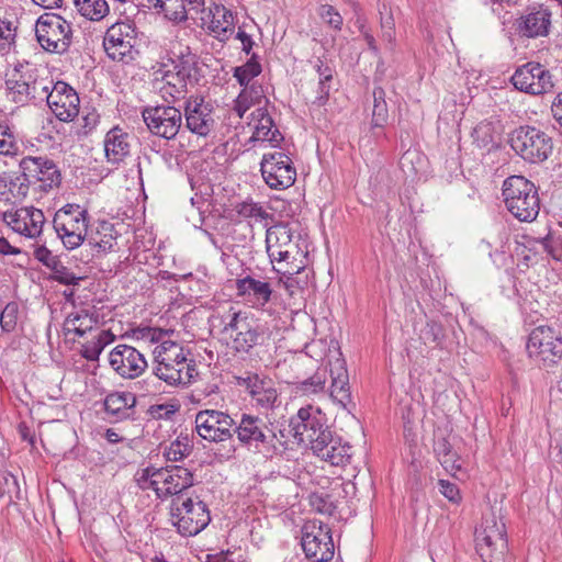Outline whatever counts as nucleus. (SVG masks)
<instances>
[{"label": "nucleus", "mask_w": 562, "mask_h": 562, "mask_svg": "<svg viewBox=\"0 0 562 562\" xmlns=\"http://www.w3.org/2000/svg\"><path fill=\"white\" fill-rule=\"evenodd\" d=\"M290 427L299 443L308 445L316 457L330 465L339 467L350 462L352 447L333 434L325 415L318 408L310 405L301 407L290 419Z\"/></svg>", "instance_id": "obj_1"}, {"label": "nucleus", "mask_w": 562, "mask_h": 562, "mask_svg": "<svg viewBox=\"0 0 562 562\" xmlns=\"http://www.w3.org/2000/svg\"><path fill=\"white\" fill-rule=\"evenodd\" d=\"M189 351L175 341H164L154 349L153 374L137 382L139 389L146 393L157 390L156 379L165 381L169 385H188L198 375L196 364L193 359H188Z\"/></svg>", "instance_id": "obj_2"}, {"label": "nucleus", "mask_w": 562, "mask_h": 562, "mask_svg": "<svg viewBox=\"0 0 562 562\" xmlns=\"http://www.w3.org/2000/svg\"><path fill=\"white\" fill-rule=\"evenodd\" d=\"M234 435L243 448L265 458H271L278 451L279 440L272 425L258 415L243 413L235 420Z\"/></svg>", "instance_id": "obj_3"}, {"label": "nucleus", "mask_w": 562, "mask_h": 562, "mask_svg": "<svg viewBox=\"0 0 562 562\" xmlns=\"http://www.w3.org/2000/svg\"><path fill=\"white\" fill-rule=\"evenodd\" d=\"M502 193L508 212L520 222H532L540 212L538 188L524 176H510L503 182Z\"/></svg>", "instance_id": "obj_4"}, {"label": "nucleus", "mask_w": 562, "mask_h": 562, "mask_svg": "<svg viewBox=\"0 0 562 562\" xmlns=\"http://www.w3.org/2000/svg\"><path fill=\"white\" fill-rule=\"evenodd\" d=\"M170 516L172 525L183 537L196 536L211 522L210 509L198 495L173 497Z\"/></svg>", "instance_id": "obj_5"}, {"label": "nucleus", "mask_w": 562, "mask_h": 562, "mask_svg": "<svg viewBox=\"0 0 562 562\" xmlns=\"http://www.w3.org/2000/svg\"><path fill=\"white\" fill-rule=\"evenodd\" d=\"M89 213L79 204L68 203L54 215L53 227L68 250L80 247L88 237Z\"/></svg>", "instance_id": "obj_6"}, {"label": "nucleus", "mask_w": 562, "mask_h": 562, "mask_svg": "<svg viewBox=\"0 0 562 562\" xmlns=\"http://www.w3.org/2000/svg\"><path fill=\"white\" fill-rule=\"evenodd\" d=\"M512 149L529 164L546 161L553 150L551 137L542 130L521 125L513 130L508 135Z\"/></svg>", "instance_id": "obj_7"}, {"label": "nucleus", "mask_w": 562, "mask_h": 562, "mask_svg": "<svg viewBox=\"0 0 562 562\" xmlns=\"http://www.w3.org/2000/svg\"><path fill=\"white\" fill-rule=\"evenodd\" d=\"M475 549L483 562H501L507 551L505 525L494 515L482 519L475 529Z\"/></svg>", "instance_id": "obj_8"}, {"label": "nucleus", "mask_w": 562, "mask_h": 562, "mask_svg": "<svg viewBox=\"0 0 562 562\" xmlns=\"http://www.w3.org/2000/svg\"><path fill=\"white\" fill-rule=\"evenodd\" d=\"M223 331L229 335L237 352L248 353L263 340L261 326L246 312H235L232 307L229 313L223 317Z\"/></svg>", "instance_id": "obj_9"}, {"label": "nucleus", "mask_w": 562, "mask_h": 562, "mask_svg": "<svg viewBox=\"0 0 562 562\" xmlns=\"http://www.w3.org/2000/svg\"><path fill=\"white\" fill-rule=\"evenodd\" d=\"M526 348L529 357L544 368H552L562 361V337L549 326L533 328Z\"/></svg>", "instance_id": "obj_10"}, {"label": "nucleus", "mask_w": 562, "mask_h": 562, "mask_svg": "<svg viewBox=\"0 0 562 562\" xmlns=\"http://www.w3.org/2000/svg\"><path fill=\"white\" fill-rule=\"evenodd\" d=\"M35 35L38 44L46 52L63 54L71 44V26L58 14L41 15L35 24Z\"/></svg>", "instance_id": "obj_11"}, {"label": "nucleus", "mask_w": 562, "mask_h": 562, "mask_svg": "<svg viewBox=\"0 0 562 562\" xmlns=\"http://www.w3.org/2000/svg\"><path fill=\"white\" fill-rule=\"evenodd\" d=\"M301 544L305 557L312 562H328L334 558L331 531L322 520L311 519L303 525Z\"/></svg>", "instance_id": "obj_12"}, {"label": "nucleus", "mask_w": 562, "mask_h": 562, "mask_svg": "<svg viewBox=\"0 0 562 562\" xmlns=\"http://www.w3.org/2000/svg\"><path fill=\"white\" fill-rule=\"evenodd\" d=\"M136 31L131 22H116L105 32L103 47L109 58L128 64L134 60Z\"/></svg>", "instance_id": "obj_13"}, {"label": "nucleus", "mask_w": 562, "mask_h": 562, "mask_svg": "<svg viewBox=\"0 0 562 562\" xmlns=\"http://www.w3.org/2000/svg\"><path fill=\"white\" fill-rule=\"evenodd\" d=\"M260 171L266 184L272 190L288 189L296 180V169L292 159L279 150L263 154Z\"/></svg>", "instance_id": "obj_14"}, {"label": "nucleus", "mask_w": 562, "mask_h": 562, "mask_svg": "<svg viewBox=\"0 0 562 562\" xmlns=\"http://www.w3.org/2000/svg\"><path fill=\"white\" fill-rule=\"evenodd\" d=\"M142 116L153 135L167 140L173 139L182 127V112L172 103L147 106Z\"/></svg>", "instance_id": "obj_15"}, {"label": "nucleus", "mask_w": 562, "mask_h": 562, "mask_svg": "<svg viewBox=\"0 0 562 562\" xmlns=\"http://www.w3.org/2000/svg\"><path fill=\"white\" fill-rule=\"evenodd\" d=\"M510 82L516 90L530 95L546 94L554 87L550 70L536 61L517 67L510 77Z\"/></svg>", "instance_id": "obj_16"}, {"label": "nucleus", "mask_w": 562, "mask_h": 562, "mask_svg": "<svg viewBox=\"0 0 562 562\" xmlns=\"http://www.w3.org/2000/svg\"><path fill=\"white\" fill-rule=\"evenodd\" d=\"M20 170H23L36 191L48 192L61 182L59 168L47 157H24L20 161Z\"/></svg>", "instance_id": "obj_17"}, {"label": "nucleus", "mask_w": 562, "mask_h": 562, "mask_svg": "<svg viewBox=\"0 0 562 562\" xmlns=\"http://www.w3.org/2000/svg\"><path fill=\"white\" fill-rule=\"evenodd\" d=\"M194 423L198 435L210 442H223L234 436L235 419L222 411H200Z\"/></svg>", "instance_id": "obj_18"}, {"label": "nucleus", "mask_w": 562, "mask_h": 562, "mask_svg": "<svg viewBox=\"0 0 562 562\" xmlns=\"http://www.w3.org/2000/svg\"><path fill=\"white\" fill-rule=\"evenodd\" d=\"M237 296L248 302L254 308L262 310L272 299V284L267 277L249 270L238 274L235 280Z\"/></svg>", "instance_id": "obj_19"}, {"label": "nucleus", "mask_w": 562, "mask_h": 562, "mask_svg": "<svg viewBox=\"0 0 562 562\" xmlns=\"http://www.w3.org/2000/svg\"><path fill=\"white\" fill-rule=\"evenodd\" d=\"M108 359L111 369L122 379H137L148 368L145 355L126 344L116 345Z\"/></svg>", "instance_id": "obj_20"}, {"label": "nucleus", "mask_w": 562, "mask_h": 562, "mask_svg": "<svg viewBox=\"0 0 562 562\" xmlns=\"http://www.w3.org/2000/svg\"><path fill=\"white\" fill-rule=\"evenodd\" d=\"M3 221L16 234L37 241L43 234L45 216L42 210L23 206L3 213Z\"/></svg>", "instance_id": "obj_21"}, {"label": "nucleus", "mask_w": 562, "mask_h": 562, "mask_svg": "<svg viewBox=\"0 0 562 562\" xmlns=\"http://www.w3.org/2000/svg\"><path fill=\"white\" fill-rule=\"evenodd\" d=\"M213 105L202 95H190L183 103L186 127L198 136H207L214 128Z\"/></svg>", "instance_id": "obj_22"}, {"label": "nucleus", "mask_w": 562, "mask_h": 562, "mask_svg": "<svg viewBox=\"0 0 562 562\" xmlns=\"http://www.w3.org/2000/svg\"><path fill=\"white\" fill-rule=\"evenodd\" d=\"M552 12L544 4L529 7L515 23L517 34L524 38H540L550 34Z\"/></svg>", "instance_id": "obj_23"}, {"label": "nucleus", "mask_w": 562, "mask_h": 562, "mask_svg": "<svg viewBox=\"0 0 562 562\" xmlns=\"http://www.w3.org/2000/svg\"><path fill=\"white\" fill-rule=\"evenodd\" d=\"M160 472L158 479L161 482L158 491V499L166 501L170 497H179L186 495L184 492L193 486L194 474L193 472L182 465H167L159 468Z\"/></svg>", "instance_id": "obj_24"}, {"label": "nucleus", "mask_w": 562, "mask_h": 562, "mask_svg": "<svg viewBox=\"0 0 562 562\" xmlns=\"http://www.w3.org/2000/svg\"><path fill=\"white\" fill-rule=\"evenodd\" d=\"M46 103L61 122H71L79 113V95L72 87L64 81L55 82Z\"/></svg>", "instance_id": "obj_25"}, {"label": "nucleus", "mask_w": 562, "mask_h": 562, "mask_svg": "<svg viewBox=\"0 0 562 562\" xmlns=\"http://www.w3.org/2000/svg\"><path fill=\"white\" fill-rule=\"evenodd\" d=\"M136 396L132 392L113 391L103 400V409L112 422L133 419L136 411Z\"/></svg>", "instance_id": "obj_26"}, {"label": "nucleus", "mask_w": 562, "mask_h": 562, "mask_svg": "<svg viewBox=\"0 0 562 562\" xmlns=\"http://www.w3.org/2000/svg\"><path fill=\"white\" fill-rule=\"evenodd\" d=\"M293 233L289 225L277 224L267 229L266 245L270 259H283L291 255V250L297 248L292 241Z\"/></svg>", "instance_id": "obj_27"}, {"label": "nucleus", "mask_w": 562, "mask_h": 562, "mask_svg": "<svg viewBox=\"0 0 562 562\" xmlns=\"http://www.w3.org/2000/svg\"><path fill=\"white\" fill-rule=\"evenodd\" d=\"M29 64H19L5 74L4 87L7 99L15 104L30 103Z\"/></svg>", "instance_id": "obj_28"}, {"label": "nucleus", "mask_w": 562, "mask_h": 562, "mask_svg": "<svg viewBox=\"0 0 562 562\" xmlns=\"http://www.w3.org/2000/svg\"><path fill=\"white\" fill-rule=\"evenodd\" d=\"M330 397L342 408L352 404V396L349 386V374L344 359L337 358L329 362Z\"/></svg>", "instance_id": "obj_29"}, {"label": "nucleus", "mask_w": 562, "mask_h": 562, "mask_svg": "<svg viewBox=\"0 0 562 562\" xmlns=\"http://www.w3.org/2000/svg\"><path fill=\"white\" fill-rule=\"evenodd\" d=\"M103 147L106 161L119 165L130 155L131 135L116 125L105 134Z\"/></svg>", "instance_id": "obj_30"}, {"label": "nucleus", "mask_w": 562, "mask_h": 562, "mask_svg": "<svg viewBox=\"0 0 562 562\" xmlns=\"http://www.w3.org/2000/svg\"><path fill=\"white\" fill-rule=\"evenodd\" d=\"M251 123L254 124L251 142H268L276 147L283 140L281 132L266 108L260 106L251 113Z\"/></svg>", "instance_id": "obj_31"}, {"label": "nucleus", "mask_w": 562, "mask_h": 562, "mask_svg": "<svg viewBox=\"0 0 562 562\" xmlns=\"http://www.w3.org/2000/svg\"><path fill=\"white\" fill-rule=\"evenodd\" d=\"M99 323V315L92 307H82L68 314L64 326L68 331H74L77 336L82 337L91 331Z\"/></svg>", "instance_id": "obj_32"}, {"label": "nucleus", "mask_w": 562, "mask_h": 562, "mask_svg": "<svg viewBox=\"0 0 562 562\" xmlns=\"http://www.w3.org/2000/svg\"><path fill=\"white\" fill-rule=\"evenodd\" d=\"M210 13L212 14L210 31L222 42L228 40L235 29L233 12L223 4H214Z\"/></svg>", "instance_id": "obj_33"}, {"label": "nucleus", "mask_w": 562, "mask_h": 562, "mask_svg": "<svg viewBox=\"0 0 562 562\" xmlns=\"http://www.w3.org/2000/svg\"><path fill=\"white\" fill-rule=\"evenodd\" d=\"M389 122V109L385 101V91L381 87L373 89V109L370 128L375 138H386V134L383 132L384 127Z\"/></svg>", "instance_id": "obj_34"}, {"label": "nucleus", "mask_w": 562, "mask_h": 562, "mask_svg": "<svg viewBox=\"0 0 562 562\" xmlns=\"http://www.w3.org/2000/svg\"><path fill=\"white\" fill-rule=\"evenodd\" d=\"M173 68L170 70L172 74L184 80L191 87L198 85L201 74L199 67V58L191 52L186 54L181 53L175 60H172Z\"/></svg>", "instance_id": "obj_35"}, {"label": "nucleus", "mask_w": 562, "mask_h": 562, "mask_svg": "<svg viewBox=\"0 0 562 562\" xmlns=\"http://www.w3.org/2000/svg\"><path fill=\"white\" fill-rule=\"evenodd\" d=\"M30 103L38 104L48 100L54 81L47 76H41L36 67L29 64Z\"/></svg>", "instance_id": "obj_36"}, {"label": "nucleus", "mask_w": 562, "mask_h": 562, "mask_svg": "<svg viewBox=\"0 0 562 562\" xmlns=\"http://www.w3.org/2000/svg\"><path fill=\"white\" fill-rule=\"evenodd\" d=\"M162 80L165 83L160 88V93L167 103L175 104L179 101L186 102V100L190 97L188 93L189 87L191 86L172 74L170 70L164 75Z\"/></svg>", "instance_id": "obj_37"}, {"label": "nucleus", "mask_w": 562, "mask_h": 562, "mask_svg": "<svg viewBox=\"0 0 562 562\" xmlns=\"http://www.w3.org/2000/svg\"><path fill=\"white\" fill-rule=\"evenodd\" d=\"M241 87L243 90L239 92L234 103V111L239 119H241L252 105L260 104L263 100L267 102L261 85L252 83Z\"/></svg>", "instance_id": "obj_38"}, {"label": "nucleus", "mask_w": 562, "mask_h": 562, "mask_svg": "<svg viewBox=\"0 0 562 562\" xmlns=\"http://www.w3.org/2000/svg\"><path fill=\"white\" fill-rule=\"evenodd\" d=\"M471 136L473 144L487 153L498 147L499 133L497 132L496 125L491 121L480 122L473 128Z\"/></svg>", "instance_id": "obj_39"}, {"label": "nucleus", "mask_w": 562, "mask_h": 562, "mask_svg": "<svg viewBox=\"0 0 562 562\" xmlns=\"http://www.w3.org/2000/svg\"><path fill=\"white\" fill-rule=\"evenodd\" d=\"M116 236L114 225L103 221L99 224L95 232L88 235L86 240L89 246L95 248L99 252H108L113 249Z\"/></svg>", "instance_id": "obj_40"}, {"label": "nucleus", "mask_w": 562, "mask_h": 562, "mask_svg": "<svg viewBox=\"0 0 562 562\" xmlns=\"http://www.w3.org/2000/svg\"><path fill=\"white\" fill-rule=\"evenodd\" d=\"M204 0H167L166 15L177 22L187 20L188 12L200 13L204 11Z\"/></svg>", "instance_id": "obj_41"}, {"label": "nucleus", "mask_w": 562, "mask_h": 562, "mask_svg": "<svg viewBox=\"0 0 562 562\" xmlns=\"http://www.w3.org/2000/svg\"><path fill=\"white\" fill-rule=\"evenodd\" d=\"M114 339L115 336L110 330H101L95 338L81 346L80 355L88 361H97L103 349Z\"/></svg>", "instance_id": "obj_42"}, {"label": "nucleus", "mask_w": 562, "mask_h": 562, "mask_svg": "<svg viewBox=\"0 0 562 562\" xmlns=\"http://www.w3.org/2000/svg\"><path fill=\"white\" fill-rule=\"evenodd\" d=\"M193 445L188 435H179L165 449L164 457L169 462H178L192 453Z\"/></svg>", "instance_id": "obj_43"}, {"label": "nucleus", "mask_w": 562, "mask_h": 562, "mask_svg": "<svg viewBox=\"0 0 562 562\" xmlns=\"http://www.w3.org/2000/svg\"><path fill=\"white\" fill-rule=\"evenodd\" d=\"M29 178L24 176L23 170L20 175H3L0 177V181L8 188L10 194L18 201H22L29 193L30 188L33 184L29 182Z\"/></svg>", "instance_id": "obj_44"}, {"label": "nucleus", "mask_w": 562, "mask_h": 562, "mask_svg": "<svg viewBox=\"0 0 562 562\" xmlns=\"http://www.w3.org/2000/svg\"><path fill=\"white\" fill-rule=\"evenodd\" d=\"M261 71L262 67L259 61V56L254 53L244 65L234 68L233 76L240 86H248Z\"/></svg>", "instance_id": "obj_45"}, {"label": "nucleus", "mask_w": 562, "mask_h": 562, "mask_svg": "<svg viewBox=\"0 0 562 562\" xmlns=\"http://www.w3.org/2000/svg\"><path fill=\"white\" fill-rule=\"evenodd\" d=\"M80 14L91 21H100L109 13L105 0H74Z\"/></svg>", "instance_id": "obj_46"}, {"label": "nucleus", "mask_w": 562, "mask_h": 562, "mask_svg": "<svg viewBox=\"0 0 562 562\" xmlns=\"http://www.w3.org/2000/svg\"><path fill=\"white\" fill-rule=\"evenodd\" d=\"M382 9L379 10L380 13V29H381V38L386 42L387 48L391 52L395 50L396 47V30H395V19L391 10H386V5H382Z\"/></svg>", "instance_id": "obj_47"}, {"label": "nucleus", "mask_w": 562, "mask_h": 562, "mask_svg": "<svg viewBox=\"0 0 562 562\" xmlns=\"http://www.w3.org/2000/svg\"><path fill=\"white\" fill-rule=\"evenodd\" d=\"M0 327L4 333H12L20 317V305L15 301L4 302L0 297Z\"/></svg>", "instance_id": "obj_48"}, {"label": "nucleus", "mask_w": 562, "mask_h": 562, "mask_svg": "<svg viewBox=\"0 0 562 562\" xmlns=\"http://www.w3.org/2000/svg\"><path fill=\"white\" fill-rule=\"evenodd\" d=\"M237 214L254 223H262L270 217V214L263 209L259 202L246 200L236 205Z\"/></svg>", "instance_id": "obj_49"}, {"label": "nucleus", "mask_w": 562, "mask_h": 562, "mask_svg": "<svg viewBox=\"0 0 562 562\" xmlns=\"http://www.w3.org/2000/svg\"><path fill=\"white\" fill-rule=\"evenodd\" d=\"M419 337L425 345L442 348L446 338L445 328L439 322L429 321L422 328Z\"/></svg>", "instance_id": "obj_50"}, {"label": "nucleus", "mask_w": 562, "mask_h": 562, "mask_svg": "<svg viewBox=\"0 0 562 562\" xmlns=\"http://www.w3.org/2000/svg\"><path fill=\"white\" fill-rule=\"evenodd\" d=\"M159 472L160 470L155 467L142 469L135 475L137 486L143 491L153 490L158 497V493H160L158 488L161 486V482L157 477Z\"/></svg>", "instance_id": "obj_51"}, {"label": "nucleus", "mask_w": 562, "mask_h": 562, "mask_svg": "<svg viewBox=\"0 0 562 562\" xmlns=\"http://www.w3.org/2000/svg\"><path fill=\"white\" fill-rule=\"evenodd\" d=\"M18 26L15 22L0 19V54H8L15 46Z\"/></svg>", "instance_id": "obj_52"}, {"label": "nucleus", "mask_w": 562, "mask_h": 562, "mask_svg": "<svg viewBox=\"0 0 562 562\" xmlns=\"http://www.w3.org/2000/svg\"><path fill=\"white\" fill-rule=\"evenodd\" d=\"M303 267L302 262H291V267L289 268L273 266L274 271L281 276L280 281L283 283L290 295L295 294V291L299 288L294 276L300 273Z\"/></svg>", "instance_id": "obj_53"}, {"label": "nucleus", "mask_w": 562, "mask_h": 562, "mask_svg": "<svg viewBox=\"0 0 562 562\" xmlns=\"http://www.w3.org/2000/svg\"><path fill=\"white\" fill-rule=\"evenodd\" d=\"M326 384V371H317L308 379L301 381L297 390L305 395L323 392Z\"/></svg>", "instance_id": "obj_54"}, {"label": "nucleus", "mask_w": 562, "mask_h": 562, "mask_svg": "<svg viewBox=\"0 0 562 562\" xmlns=\"http://www.w3.org/2000/svg\"><path fill=\"white\" fill-rule=\"evenodd\" d=\"M310 505L315 512L328 516L334 515L336 510V505L331 496L326 493H312L310 495Z\"/></svg>", "instance_id": "obj_55"}, {"label": "nucleus", "mask_w": 562, "mask_h": 562, "mask_svg": "<svg viewBox=\"0 0 562 562\" xmlns=\"http://www.w3.org/2000/svg\"><path fill=\"white\" fill-rule=\"evenodd\" d=\"M279 398L277 390L269 382L257 393L252 401L260 408L271 409L276 406Z\"/></svg>", "instance_id": "obj_56"}, {"label": "nucleus", "mask_w": 562, "mask_h": 562, "mask_svg": "<svg viewBox=\"0 0 562 562\" xmlns=\"http://www.w3.org/2000/svg\"><path fill=\"white\" fill-rule=\"evenodd\" d=\"M50 279L57 281L60 284L77 285L82 280L81 277H77L69 268L65 267L60 260L50 269Z\"/></svg>", "instance_id": "obj_57"}, {"label": "nucleus", "mask_w": 562, "mask_h": 562, "mask_svg": "<svg viewBox=\"0 0 562 562\" xmlns=\"http://www.w3.org/2000/svg\"><path fill=\"white\" fill-rule=\"evenodd\" d=\"M321 19L336 31H340L344 24L341 14L330 4H322L318 9Z\"/></svg>", "instance_id": "obj_58"}, {"label": "nucleus", "mask_w": 562, "mask_h": 562, "mask_svg": "<svg viewBox=\"0 0 562 562\" xmlns=\"http://www.w3.org/2000/svg\"><path fill=\"white\" fill-rule=\"evenodd\" d=\"M19 151V145L11 128L0 131V155H15Z\"/></svg>", "instance_id": "obj_59"}, {"label": "nucleus", "mask_w": 562, "mask_h": 562, "mask_svg": "<svg viewBox=\"0 0 562 562\" xmlns=\"http://www.w3.org/2000/svg\"><path fill=\"white\" fill-rule=\"evenodd\" d=\"M438 490L450 503L459 505L462 502L460 488L456 483L448 480H439Z\"/></svg>", "instance_id": "obj_60"}, {"label": "nucleus", "mask_w": 562, "mask_h": 562, "mask_svg": "<svg viewBox=\"0 0 562 562\" xmlns=\"http://www.w3.org/2000/svg\"><path fill=\"white\" fill-rule=\"evenodd\" d=\"M40 241L41 238L36 241L34 247V258L50 270L59 261V259L57 256L53 255V252L44 244L40 245Z\"/></svg>", "instance_id": "obj_61"}, {"label": "nucleus", "mask_w": 562, "mask_h": 562, "mask_svg": "<svg viewBox=\"0 0 562 562\" xmlns=\"http://www.w3.org/2000/svg\"><path fill=\"white\" fill-rule=\"evenodd\" d=\"M544 255L554 260L562 259V241L559 238L548 234L544 236Z\"/></svg>", "instance_id": "obj_62"}, {"label": "nucleus", "mask_w": 562, "mask_h": 562, "mask_svg": "<svg viewBox=\"0 0 562 562\" xmlns=\"http://www.w3.org/2000/svg\"><path fill=\"white\" fill-rule=\"evenodd\" d=\"M267 381L260 379L258 374L249 375L239 380V385L244 386L251 400L265 386Z\"/></svg>", "instance_id": "obj_63"}, {"label": "nucleus", "mask_w": 562, "mask_h": 562, "mask_svg": "<svg viewBox=\"0 0 562 562\" xmlns=\"http://www.w3.org/2000/svg\"><path fill=\"white\" fill-rule=\"evenodd\" d=\"M438 461L442 468L453 476H457L458 472H462L460 458L454 450L448 453V456L441 457Z\"/></svg>", "instance_id": "obj_64"}]
</instances>
